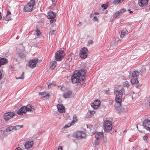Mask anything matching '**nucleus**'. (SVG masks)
Instances as JSON below:
<instances>
[{
  "label": "nucleus",
  "mask_w": 150,
  "mask_h": 150,
  "mask_svg": "<svg viewBox=\"0 0 150 150\" xmlns=\"http://www.w3.org/2000/svg\"><path fill=\"white\" fill-rule=\"evenodd\" d=\"M86 71L84 69L76 70L71 76V81L73 83H78L79 85H82L83 83Z\"/></svg>",
  "instance_id": "f257e3e1"
},
{
  "label": "nucleus",
  "mask_w": 150,
  "mask_h": 150,
  "mask_svg": "<svg viewBox=\"0 0 150 150\" xmlns=\"http://www.w3.org/2000/svg\"><path fill=\"white\" fill-rule=\"evenodd\" d=\"M114 93L116 95L115 99L116 103L115 104V107L116 109H118L121 105L123 92L121 90H117L115 91Z\"/></svg>",
  "instance_id": "f03ea898"
},
{
  "label": "nucleus",
  "mask_w": 150,
  "mask_h": 150,
  "mask_svg": "<svg viewBox=\"0 0 150 150\" xmlns=\"http://www.w3.org/2000/svg\"><path fill=\"white\" fill-rule=\"evenodd\" d=\"M35 4L34 0H30L29 3L26 4L24 7V12H31L33 10Z\"/></svg>",
  "instance_id": "7ed1b4c3"
},
{
  "label": "nucleus",
  "mask_w": 150,
  "mask_h": 150,
  "mask_svg": "<svg viewBox=\"0 0 150 150\" xmlns=\"http://www.w3.org/2000/svg\"><path fill=\"white\" fill-rule=\"evenodd\" d=\"M139 76V72L138 71H134L132 72V76L130 77V82L132 84H136L138 83V81L137 79Z\"/></svg>",
  "instance_id": "20e7f679"
},
{
  "label": "nucleus",
  "mask_w": 150,
  "mask_h": 150,
  "mask_svg": "<svg viewBox=\"0 0 150 150\" xmlns=\"http://www.w3.org/2000/svg\"><path fill=\"white\" fill-rule=\"evenodd\" d=\"M112 123L111 121L105 120L103 123L104 129V131H110L112 127Z\"/></svg>",
  "instance_id": "39448f33"
},
{
  "label": "nucleus",
  "mask_w": 150,
  "mask_h": 150,
  "mask_svg": "<svg viewBox=\"0 0 150 150\" xmlns=\"http://www.w3.org/2000/svg\"><path fill=\"white\" fill-rule=\"evenodd\" d=\"M74 136L77 139H80L85 138L86 136V134L82 131H78L74 134Z\"/></svg>",
  "instance_id": "423d86ee"
},
{
  "label": "nucleus",
  "mask_w": 150,
  "mask_h": 150,
  "mask_svg": "<svg viewBox=\"0 0 150 150\" xmlns=\"http://www.w3.org/2000/svg\"><path fill=\"white\" fill-rule=\"evenodd\" d=\"M16 113L14 112H10L5 113L4 114V117L6 121H8L9 119L15 116Z\"/></svg>",
  "instance_id": "0eeeda50"
},
{
  "label": "nucleus",
  "mask_w": 150,
  "mask_h": 150,
  "mask_svg": "<svg viewBox=\"0 0 150 150\" xmlns=\"http://www.w3.org/2000/svg\"><path fill=\"white\" fill-rule=\"evenodd\" d=\"M38 62V59L37 58L30 60L29 61L28 64L30 67L33 68L36 66Z\"/></svg>",
  "instance_id": "6e6552de"
},
{
  "label": "nucleus",
  "mask_w": 150,
  "mask_h": 150,
  "mask_svg": "<svg viewBox=\"0 0 150 150\" xmlns=\"http://www.w3.org/2000/svg\"><path fill=\"white\" fill-rule=\"evenodd\" d=\"M33 144V141L28 140L26 142L24 146L26 150H28L30 148L32 147Z\"/></svg>",
  "instance_id": "1a4fd4ad"
},
{
  "label": "nucleus",
  "mask_w": 150,
  "mask_h": 150,
  "mask_svg": "<svg viewBox=\"0 0 150 150\" xmlns=\"http://www.w3.org/2000/svg\"><path fill=\"white\" fill-rule=\"evenodd\" d=\"M100 101L97 100H95L91 104L92 107L94 109L98 108L100 106Z\"/></svg>",
  "instance_id": "9d476101"
},
{
  "label": "nucleus",
  "mask_w": 150,
  "mask_h": 150,
  "mask_svg": "<svg viewBox=\"0 0 150 150\" xmlns=\"http://www.w3.org/2000/svg\"><path fill=\"white\" fill-rule=\"evenodd\" d=\"M77 119L76 115H74L73 117V120L71 121V123H70L68 124L67 125H66L64 127L66 128L69 127L71 125H74L75 122H77Z\"/></svg>",
  "instance_id": "9b49d317"
},
{
  "label": "nucleus",
  "mask_w": 150,
  "mask_h": 150,
  "mask_svg": "<svg viewBox=\"0 0 150 150\" xmlns=\"http://www.w3.org/2000/svg\"><path fill=\"white\" fill-rule=\"evenodd\" d=\"M143 126L147 130L150 132V121L148 120H145L143 123Z\"/></svg>",
  "instance_id": "f8f14e48"
},
{
  "label": "nucleus",
  "mask_w": 150,
  "mask_h": 150,
  "mask_svg": "<svg viewBox=\"0 0 150 150\" xmlns=\"http://www.w3.org/2000/svg\"><path fill=\"white\" fill-rule=\"evenodd\" d=\"M93 134L95 135V138L96 139L100 140V139L103 137V132H93Z\"/></svg>",
  "instance_id": "ddd939ff"
},
{
  "label": "nucleus",
  "mask_w": 150,
  "mask_h": 150,
  "mask_svg": "<svg viewBox=\"0 0 150 150\" xmlns=\"http://www.w3.org/2000/svg\"><path fill=\"white\" fill-rule=\"evenodd\" d=\"M125 11V10L124 9H122L120 11L116 12L113 15V17L117 18L119 17L120 15L123 14V13Z\"/></svg>",
  "instance_id": "4468645a"
},
{
  "label": "nucleus",
  "mask_w": 150,
  "mask_h": 150,
  "mask_svg": "<svg viewBox=\"0 0 150 150\" xmlns=\"http://www.w3.org/2000/svg\"><path fill=\"white\" fill-rule=\"evenodd\" d=\"M148 1L149 0H139V5L141 7L145 6L147 5Z\"/></svg>",
  "instance_id": "2eb2a0df"
},
{
  "label": "nucleus",
  "mask_w": 150,
  "mask_h": 150,
  "mask_svg": "<svg viewBox=\"0 0 150 150\" xmlns=\"http://www.w3.org/2000/svg\"><path fill=\"white\" fill-rule=\"evenodd\" d=\"M26 112V108L25 106L22 107L20 109L17 111V113L19 115H22Z\"/></svg>",
  "instance_id": "dca6fc26"
},
{
  "label": "nucleus",
  "mask_w": 150,
  "mask_h": 150,
  "mask_svg": "<svg viewBox=\"0 0 150 150\" xmlns=\"http://www.w3.org/2000/svg\"><path fill=\"white\" fill-rule=\"evenodd\" d=\"M57 108L58 111L62 113H64L65 112L64 107L62 104H59L57 105Z\"/></svg>",
  "instance_id": "f3484780"
},
{
  "label": "nucleus",
  "mask_w": 150,
  "mask_h": 150,
  "mask_svg": "<svg viewBox=\"0 0 150 150\" xmlns=\"http://www.w3.org/2000/svg\"><path fill=\"white\" fill-rule=\"evenodd\" d=\"M39 95L42 98H48L50 96L49 93L45 91L40 92Z\"/></svg>",
  "instance_id": "a211bd4d"
},
{
  "label": "nucleus",
  "mask_w": 150,
  "mask_h": 150,
  "mask_svg": "<svg viewBox=\"0 0 150 150\" xmlns=\"http://www.w3.org/2000/svg\"><path fill=\"white\" fill-rule=\"evenodd\" d=\"M47 17L50 19L54 18L56 16V14L54 13L53 11H50L47 13Z\"/></svg>",
  "instance_id": "6ab92c4d"
},
{
  "label": "nucleus",
  "mask_w": 150,
  "mask_h": 150,
  "mask_svg": "<svg viewBox=\"0 0 150 150\" xmlns=\"http://www.w3.org/2000/svg\"><path fill=\"white\" fill-rule=\"evenodd\" d=\"M26 108V112L33 111L34 110V108L33 106L31 105L30 104H28L27 106H25Z\"/></svg>",
  "instance_id": "aec40b11"
},
{
  "label": "nucleus",
  "mask_w": 150,
  "mask_h": 150,
  "mask_svg": "<svg viewBox=\"0 0 150 150\" xmlns=\"http://www.w3.org/2000/svg\"><path fill=\"white\" fill-rule=\"evenodd\" d=\"M65 55L64 52L62 50L58 51L55 53V56H64Z\"/></svg>",
  "instance_id": "412c9836"
},
{
  "label": "nucleus",
  "mask_w": 150,
  "mask_h": 150,
  "mask_svg": "<svg viewBox=\"0 0 150 150\" xmlns=\"http://www.w3.org/2000/svg\"><path fill=\"white\" fill-rule=\"evenodd\" d=\"M87 52V49L86 47L82 48L79 52V55H83L86 54Z\"/></svg>",
  "instance_id": "4be33fe9"
},
{
  "label": "nucleus",
  "mask_w": 150,
  "mask_h": 150,
  "mask_svg": "<svg viewBox=\"0 0 150 150\" xmlns=\"http://www.w3.org/2000/svg\"><path fill=\"white\" fill-rule=\"evenodd\" d=\"M71 94V91H69L67 92H65L63 94V96L65 98H67L70 97Z\"/></svg>",
  "instance_id": "5701e85b"
},
{
  "label": "nucleus",
  "mask_w": 150,
  "mask_h": 150,
  "mask_svg": "<svg viewBox=\"0 0 150 150\" xmlns=\"http://www.w3.org/2000/svg\"><path fill=\"white\" fill-rule=\"evenodd\" d=\"M7 59L5 58L0 57V64L1 65L4 64L7 62Z\"/></svg>",
  "instance_id": "b1692460"
},
{
  "label": "nucleus",
  "mask_w": 150,
  "mask_h": 150,
  "mask_svg": "<svg viewBox=\"0 0 150 150\" xmlns=\"http://www.w3.org/2000/svg\"><path fill=\"white\" fill-rule=\"evenodd\" d=\"M57 62L56 61L51 62L50 64V68L53 69L55 68L57 65Z\"/></svg>",
  "instance_id": "393cba45"
},
{
  "label": "nucleus",
  "mask_w": 150,
  "mask_h": 150,
  "mask_svg": "<svg viewBox=\"0 0 150 150\" xmlns=\"http://www.w3.org/2000/svg\"><path fill=\"white\" fill-rule=\"evenodd\" d=\"M124 0H114L113 4H114L117 5L122 3Z\"/></svg>",
  "instance_id": "a878e982"
},
{
  "label": "nucleus",
  "mask_w": 150,
  "mask_h": 150,
  "mask_svg": "<svg viewBox=\"0 0 150 150\" xmlns=\"http://www.w3.org/2000/svg\"><path fill=\"white\" fill-rule=\"evenodd\" d=\"M100 142V140L96 139L93 143V146L96 147L98 145Z\"/></svg>",
  "instance_id": "bb28decb"
},
{
  "label": "nucleus",
  "mask_w": 150,
  "mask_h": 150,
  "mask_svg": "<svg viewBox=\"0 0 150 150\" xmlns=\"http://www.w3.org/2000/svg\"><path fill=\"white\" fill-rule=\"evenodd\" d=\"M14 129V127L11 126L8 127L6 129V131L8 132H10L12 131V130Z\"/></svg>",
  "instance_id": "cd10ccee"
},
{
  "label": "nucleus",
  "mask_w": 150,
  "mask_h": 150,
  "mask_svg": "<svg viewBox=\"0 0 150 150\" xmlns=\"http://www.w3.org/2000/svg\"><path fill=\"white\" fill-rule=\"evenodd\" d=\"M149 134H146L143 137V140L146 142H147L148 141L147 140V139L148 138V136H149Z\"/></svg>",
  "instance_id": "c85d7f7f"
},
{
  "label": "nucleus",
  "mask_w": 150,
  "mask_h": 150,
  "mask_svg": "<svg viewBox=\"0 0 150 150\" xmlns=\"http://www.w3.org/2000/svg\"><path fill=\"white\" fill-rule=\"evenodd\" d=\"M126 31L125 30H123L121 31L120 35V37L121 38H123L124 37L125 35L126 34Z\"/></svg>",
  "instance_id": "c756f323"
},
{
  "label": "nucleus",
  "mask_w": 150,
  "mask_h": 150,
  "mask_svg": "<svg viewBox=\"0 0 150 150\" xmlns=\"http://www.w3.org/2000/svg\"><path fill=\"white\" fill-rule=\"evenodd\" d=\"M123 85L124 86L127 87L128 88L129 86V84L128 81H126L123 83Z\"/></svg>",
  "instance_id": "7c9ffc66"
},
{
  "label": "nucleus",
  "mask_w": 150,
  "mask_h": 150,
  "mask_svg": "<svg viewBox=\"0 0 150 150\" xmlns=\"http://www.w3.org/2000/svg\"><path fill=\"white\" fill-rule=\"evenodd\" d=\"M24 72H23L22 74L21 75V76L20 77H16V79H23L24 78Z\"/></svg>",
  "instance_id": "2f4dec72"
},
{
  "label": "nucleus",
  "mask_w": 150,
  "mask_h": 150,
  "mask_svg": "<svg viewBox=\"0 0 150 150\" xmlns=\"http://www.w3.org/2000/svg\"><path fill=\"white\" fill-rule=\"evenodd\" d=\"M63 57H55V59L56 61H61Z\"/></svg>",
  "instance_id": "473e14b6"
},
{
  "label": "nucleus",
  "mask_w": 150,
  "mask_h": 150,
  "mask_svg": "<svg viewBox=\"0 0 150 150\" xmlns=\"http://www.w3.org/2000/svg\"><path fill=\"white\" fill-rule=\"evenodd\" d=\"M47 85H48V87L49 88H51L52 87L54 86V84L53 83H50V82H47Z\"/></svg>",
  "instance_id": "72a5a7b5"
},
{
  "label": "nucleus",
  "mask_w": 150,
  "mask_h": 150,
  "mask_svg": "<svg viewBox=\"0 0 150 150\" xmlns=\"http://www.w3.org/2000/svg\"><path fill=\"white\" fill-rule=\"evenodd\" d=\"M119 111L120 113L123 112L124 111V109L122 108H121V106L119 107L118 109H117Z\"/></svg>",
  "instance_id": "f704fd0d"
},
{
  "label": "nucleus",
  "mask_w": 150,
  "mask_h": 150,
  "mask_svg": "<svg viewBox=\"0 0 150 150\" xmlns=\"http://www.w3.org/2000/svg\"><path fill=\"white\" fill-rule=\"evenodd\" d=\"M108 6V5L107 4H103L101 5V7L102 8H103L104 9H106Z\"/></svg>",
  "instance_id": "c9c22d12"
},
{
  "label": "nucleus",
  "mask_w": 150,
  "mask_h": 150,
  "mask_svg": "<svg viewBox=\"0 0 150 150\" xmlns=\"http://www.w3.org/2000/svg\"><path fill=\"white\" fill-rule=\"evenodd\" d=\"M14 129L15 130H16L17 129H19L22 127V126H20V125H17L15 126H13Z\"/></svg>",
  "instance_id": "e433bc0d"
},
{
  "label": "nucleus",
  "mask_w": 150,
  "mask_h": 150,
  "mask_svg": "<svg viewBox=\"0 0 150 150\" xmlns=\"http://www.w3.org/2000/svg\"><path fill=\"white\" fill-rule=\"evenodd\" d=\"M50 3L51 5L52 4L54 6L55 5L56 1L55 0H50Z\"/></svg>",
  "instance_id": "4c0bfd02"
},
{
  "label": "nucleus",
  "mask_w": 150,
  "mask_h": 150,
  "mask_svg": "<svg viewBox=\"0 0 150 150\" xmlns=\"http://www.w3.org/2000/svg\"><path fill=\"white\" fill-rule=\"evenodd\" d=\"M35 32H36V35L37 36H40V35L41 34V32H40V31L38 29H37L36 30Z\"/></svg>",
  "instance_id": "58836bf2"
},
{
  "label": "nucleus",
  "mask_w": 150,
  "mask_h": 150,
  "mask_svg": "<svg viewBox=\"0 0 150 150\" xmlns=\"http://www.w3.org/2000/svg\"><path fill=\"white\" fill-rule=\"evenodd\" d=\"M50 34L51 35H54L56 33V32L55 30H52L50 32Z\"/></svg>",
  "instance_id": "ea45409f"
},
{
  "label": "nucleus",
  "mask_w": 150,
  "mask_h": 150,
  "mask_svg": "<svg viewBox=\"0 0 150 150\" xmlns=\"http://www.w3.org/2000/svg\"><path fill=\"white\" fill-rule=\"evenodd\" d=\"M93 20L95 21H98V19L96 16H94L93 18Z\"/></svg>",
  "instance_id": "a19ab883"
},
{
  "label": "nucleus",
  "mask_w": 150,
  "mask_h": 150,
  "mask_svg": "<svg viewBox=\"0 0 150 150\" xmlns=\"http://www.w3.org/2000/svg\"><path fill=\"white\" fill-rule=\"evenodd\" d=\"M53 19H52L51 20H50V23H53L54 22H55L56 20L55 19H54V18H53Z\"/></svg>",
  "instance_id": "79ce46f5"
},
{
  "label": "nucleus",
  "mask_w": 150,
  "mask_h": 150,
  "mask_svg": "<svg viewBox=\"0 0 150 150\" xmlns=\"http://www.w3.org/2000/svg\"><path fill=\"white\" fill-rule=\"evenodd\" d=\"M90 112L91 114L93 115L95 113V111L94 110L90 111Z\"/></svg>",
  "instance_id": "37998d69"
},
{
  "label": "nucleus",
  "mask_w": 150,
  "mask_h": 150,
  "mask_svg": "<svg viewBox=\"0 0 150 150\" xmlns=\"http://www.w3.org/2000/svg\"><path fill=\"white\" fill-rule=\"evenodd\" d=\"M137 146H135L133 147V148H132L131 150H137Z\"/></svg>",
  "instance_id": "c03bdc74"
},
{
  "label": "nucleus",
  "mask_w": 150,
  "mask_h": 150,
  "mask_svg": "<svg viewBox=\"0 0 150 150\" xmlns=\"http://www.w3.org/2000/svg\"><path fill=\"white\" fill-rule=\"evenodd\" d=\"M114 101L113 100H110L109 102L110 104V105L112 104L113 103Z\"/></svg>",
  "instance_id": "a18cd8bd"
},
{
  "label": "nucleus",
  "mask_w": 150,
  "mask_h": 150,
  "mask_svg": "<svg viewBox=\"0 0 150 150\" xmlns=\"http://www.w3.org/2000/svg\"><path fill=\"white\" fill-rule=\"evenodd\" d=\"M62 147L61 146H59L58 148V150H62Z\"/></svg>",
  "instance_id": "49530a36"
},
{
  "label": "nucleus",
  "mask_w": 150,
  "mask_h": 150,
  "mask_svg": "<svg viewBox=\"0 0 150 150\" xmlns=\"http://www.w3.org/2000/svg\"><path fill=\"white\" fill-rule=\"evenodd\" d=\"M11 14V13L9 11H8L7 12V15H9Z\"/></svg>",
  "instance_id": "de8ad7c7"
},
{
  "label": "nucleus",
  "mask_w": 150,
  "mask_h": 150,
  "mask_svg": "<svg viewBox=\"0 0 150 150\" xmlns=\"http://www.w3.org/2000/svg\"><path fill=\"white\" fill-rule=\"evenodd\" d=\"M15 150H21V149L20 147H18L17 148H16Z\"/></svg>",
  "instance_id": "09e8293b"
},
{
  "label": "nucleus",
  "mask_w": 150,
  "mask_h": 150,
  "mask_svg": "<svg viewBox=\"0 0 150 150\" xmlns=\"http://www.w3.org/2000/svg\"><path fill=\"white\" fill-rule=\"evenodd\" d=\"M94 14L95 15H98V14H99V13L97 12H95L94 13Z\"/></svg>",
  "instance_id": "8fccbe9b"
},
{
  "label": "nucleus",
  "mask_w": 150,
  "mask_h": 150,
  "mask_svg": "<svg viewBox=\"0 0 150 150\" xmlns=\"http://www.w3.org/2000/svg\"><path fill=\"white\" fill-rule=\"evenodd\" d=\"M89 43L92 44L93 43V41L91 40L89 41Z\"/></svg>",
  "instance_id": "3c124183"
},
{
  "label": "nucleus",
  "mask_w": 150,
  "mask_h": 150,
  "mask_svg": "<svg viewBox=\"0 0 150 150\" xmlns=\"http://www.w3.org/2000/svg\"><path fill=\"white\" fill-rule=\"evenodd\" d=\"M93 14H91L90 15V17H91V18L93 17Z\"/></svg>",
  "instance_id": "603ef678"
},
{
  "label": "nucleus",
  "mask_w": 150,
  "mask_h": 150,
  "mask_svg": "<svg viewBox=\"0 0 150 150\" xmlns=\"http://www.w3.org/2000/svg\"><path fill=\"white\" fill-rule=\"evenodd\" d=\"M81 58H83V59H85V58H86V57H86L85 58H83L84 57H80Z\"/></svg>",
  "instance_id": "864d4df0"
},
{
  "label": "nucleus",
  "mask_w": 150,
  "mask_h": 150,
  "mask_svg": "<svg viewBox=\"0 0 150 150\" xmlns=\"http://www.w3.org/2000/svg\"><path fill=\"white\" fill-rule=\"evenodd\" d=\"M130 13H132V11H130Z\"/></svg>",
  "instance_id": "5fc2aeb1"
},
{
  "label": "nucleus",
  "mask_w": 150,
  "mask_h": 150,
  "mask_svg": "<svg viewBox=\"0 0 150 150\" xmlns=\"http://www.w3.org/2000/svg\"><path fill=\"white\" fill-rule=\"evenodd\" d=\"M149 105L150 107V101H149Z\"/></svg>",
  "instance_id": "6e6d98bb"
},
{
  "label": "nucleus",
  "mask_w": 150,
  "mask_h": 150,
  "mask_svg": "<svg viewBox=\"0 0 150 150\" xmlns=\"http://www.w3.org/2000/svg\"><path fill=\"white\" fill-rule=\"evenodd\" d=\"M137 128H138V126L137 125Z\"/></svg>",
  "instance_id": "4d7b16f0"
},
{
  "label": "nucleus",
  "mask_w": 150,
  "mask_h": 150,
  "mask_svg": "<svg viewBox=\"0 0 150 150\" xmlns=\"http://www.w3.org/2000/svg\"><path fill=\"white\" fill-rule=\"evenodd\" d=\"M144 150H147V149H145Z\"/></svg>",
  "instance_id": "13d9d810"
},
{
  "label": "nucleus",
  "mask_w": 150,
  "mask_h": 150,
  "mask_svg": "<svg viewBox=\"0 0 150 150\" xmlns=\"http://www.w3.org/2000/svg\"><path fill=\"white\" fill-rule=\"evenodd\" d=\"M130 72V71H129V73H130V72ZM130 72H131V71H130Z\"/></svg>",
  "instance_id": "bf43d9fd"
}]
</instances>
